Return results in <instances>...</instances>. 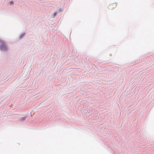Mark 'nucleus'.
Wrapping results in <instances>:
<instances>
[{"mask_svg": "<svg viewBox=\"0 0 154 154\" xmlns=\"http://www.w3.org/2000/svg\"><path fill=\"white\" fill-rule=\"evenodd\" d=\"M26 117H27L26 116L20 117L19 119V120L20 121H24L26 119Z\"/></svg>", "mask_w": 154, "mask_h": 154, "instance_id": "obj_3", "label": "nucleus"}, {"mask_svg": "<svg viewBox=\"0 0 154 154\" xmlns=\"http://www.w3.org/2000/svg\"><path fill=\"white\" fill-rule=\"evenodd\" d=\"M0 49L2 51H5L6 50L7 48L4 42L0 40Z\"/></svg>", "mask_w": 154, "mask_h": 154, "instance_id": "obj_1", "label": "nucleus"}, {"mask_svg": "<svg viewBox=\"0 0 154 154\" xmlns=\"http://www.w3.org/2000/svg\"><path fill=\"white\" fill-rule=\"evenodd\" d=\"M63 8H60L59 9V12H61L62 11H63Z\"/></svg>", "mask_w": 154, "mask_h": 154, "instance_id": "obj_6", "label": "nucleus"}, {"mask_svg": "<svg viewBox=\"0 0 154 154\" xmlns=\"http://www.w3.org/2000/svg\"><path fill=\"white\" fill-rule=\"evenodd\" d=\"M9 3L10 4H13L14 3V2L12 1H11L10 2H9Z\"/></svg>", "mask_w": 154, "mask_h": 154, "instance_id": "obj_5", "label": "nucleus"}, {"mask_svg": "<svg viewBox=\"0 0 154 154\" xmlns=\"http://www.w3.org/2000/svg\"><path fill=\"white\" fill-rule=\"evenodd\" d=\"M56 14H57L56 12L53 13V14L51 15L52 17L53 18H54L55 17V16H56Z\"/></svg>", "mask_w": 154, "mask_h": 154, "instance_id": "obj_4", "label": "nucleus"}, {"mask_svg": "<svg viewBox=\"0 0 154 154\" xmlns=\"http://www.w3.org/2000/svg\"><path fill=\"white\" fill-rule=\"evenodd\" d=\"M116 5V3L111 4L108 6V8L109 9H112L115 8Z\"/></svg>", "mask_w": 154, "mask_h": 154, "instance_id": "obj_2", "label": "nucleus"}]
</instances>
